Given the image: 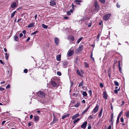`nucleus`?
I'll return each instance as SVG.
<instances>
[{
    "label": "nucleus",
    "mask_w": 129,
    "mask_h": 129,
    "mask_svg": "<svg viewBox=\"0 0 129 129\" xmlns=\"http://www.w3.org/2000/svg\"><path fill=\"white\" fill-rule=\"evenodd\" d=\"M126 117H129V111H128L127 113H126Z\"/></svg>",
    "instance_id": "obj_42"
},
{
    "label": "nucleus",
    "mask_w": 129,
    "mask_h": 129,
    "mask_svg": "<svg viewBox=\"0 0 129 129\" xmlns=\"http://www.w3.org/2000/svg\"><path fill=\"white\" fill-rule=\"evenodd\" d=\"M38 95L41 97H44L45 96V94L43 92L39 91L37 93Z\"/></svg>",
    "instance_id": "obj_1"
},
{
    "label": "nucleus",
    "mask_w": 129,
    "mask_h": 129,
    "mask_svg": "<svg viewBox=\"0 0 129 129\" xmlns=\"http://www.w3.org/2000/svg\"><path fill=\"white\" fill-rule=\"evenodd\" d=\"M88 93L90 95L92 94V91L91 90H90L89 91Z\"/></svg>",
    "instance_id": "obj_51"
},
{
    "label": "nucleus",
    "mask_w": 129,
    "mask_h": 129,
    "mask_svg": "<svg viewBox=\"0 0 129 129\" xmlns=\"http://www.w3.org/2000/svg\"><path fill=\"white\" fill-rule=\"evenodd\" d=\"M5 89L4 88H2L1 87H0V90L2 91H3Z\"/></svg>",
    "instance_id": "obj_54"
},
{
    "label": "nucleus",
    "mask_w": 129,
    "mask_h": 129,
    "mask_svg": "<svg viewBox=\"0 0 129 129\" xmlns=\"http://www.w3.org/2000/svg\"><path fill=\"white\" fill-rule=\"evenodd\" d=\"M69 39L70 40L72 41H73L74 40V38L73 36H72L69 37Z\"/></svg>",
    "instance_id": "obj_26"
},
{
    "label": "nucleus",
    "mask_w": 129,
    "mask_h": 129,
    "mask_svg": "<svg viewBox=\"0 0 129 129\" xmlns=\"http://www.w3.org/2000/svg\"><path fill=\"white\" fill-rule=\"evenodd\" d=\"M83 37H81L79 38V39L77 40V43H79L83 39Z\"/></svg>",
    "instance_id": "obj_33"
},
{
    "label": "nucleus",
    "mask_w": 129,
    "mask_h": 129,
    "mask_svg": "<svg viewBox=\"0 0 129 129\" xmlns=\"http://www.w3.org/2000/svg\"><path fill=\"white\" fill-rule=\"evenodd\" d=\"M38 32V31H36L34 32H33V33H32V34H31V35H35V34L37 33Z\"/></svg>",
    "instance_id": "obj_43"
},
{
    "label": "nucleus",
    "mask_w": 129,
    "mask_h": 129,
    "mask_svg": "<svg viewBox=\"0 0 129 129\" xmlns=\"http://www.w3.org/2000/svg\"><path fill=\"white\" fill-rule=\"evenodd\" d=\"M114 83L115 85L117 86H118L119 85V84L116 81H114Z\"/></svg>",
    "instance_id": "obj_34"
},
{
    "label": "nucleus",
    "mask_w": 129,
    "mask_h": 129,
    "mask_svg": "<svg viewBox=\"0 0 129 129\" xmlns=\"http://www.w3.org/2000/svg\"><path fill=\"white\" fill-rule=\"evenodd\" d=\"M103 97L105 100L107 99V95L106 92L104 91L103 93Z\"/></svg>",
    "instance_id": "obj_11"
},
{
    "label": "nucleus",
    "mask_w": 129,
    "mask_h": 129,
    "mask_svg": "<svg viewBox=\"0 0 129 129\" xmlns=\"http://www.w3.org/2000/svg\"><path fill=\"white\" fill-rule=\"evenodd\" d=\"M118 67V68H119V71L120 72H121V66L120 67Z\"/></svg>",
    "instance_id": "obj_61"
},
{
    "label": "nucleus",
    "mask_w": 129,
    "mask_h": 129,
    "mask_svg": "<svg viewBox=\"0 0 129 129\" xmlns=\"http://www.w3.org/2000/svg\"><path fill=\"white\" fill-rule=\"evenodd\" d=\"M120 87H119V88L118 89H116L114 90V92L116 94L117 93H118V91H119L120 90Z\"/></svg>",
    "instance_id": "obj_31"
},
{
    "label": "nucleus",
    "mask_w": 129,
    "mask_h": 129,
    "mask_svg": "<svg viewBox=\"0 0 129 129\" xmlns=\"http://www.w3.org/2000/svg\"><path fill=\"white\" fill-rule=\"evenodd\" d=\"M93 117L91 115H90L89 116L88 118L90 119H92L93 118Z\"/></svg>",
    "instance_id": "obj_58"
},
{
    "label": "nucleus",
    "mask_w": 129,
    "mask_h": 129,
    "mask_svg": "<svg viewBox=\"0 0 129 129\" xmlns=\"http://www.w3.org/2000/svg\"><path fill=\"white\" fill-rule=\"evenodd\" d=\"M119 118L118 117L117 118V120H116V124H117L119 122Z\"/></svg>",
    "instance_id": "obj_49"
},
{
    "label": "nucleus",
    "mask_w": 129,
    "mask_h": 129,
    "mask_svg": "<svg viewBox=\"0 0 129 129\" xmlns=\"http://www.w3.org/2000/svg\"><path fill=\"white\" fill-rule=\"evenodd\" d=\"M111 119L110 120H109L110 122H111V124H113V122H112V119L113 118V113H112L111 115Z\"/></svg>",
    "instance_id": "obj_23"
},
{
    "label": "nucleus",
    "mask_w": 129,
    "mask_h": 129,
    "mask_svg": "<svg viewBox=\"0 0 129 129\" xmlns=\"http://www.w3.org/2000/svg\"><path fill=\"white\" fill-rule=\"evenodd\" d=\"M69 115L70 114H67L63 115L62 117V119H63L65 118H66L67 117L69 116Z\"/></svg>",
    "instance_id": "obj_22"
},
{
    "label": "nucleus",
    "mask_w": 129,
    "mask_h": 129,
    "mask_svg": "<svg viewBox=\"0 0 129 129\" xmlns=\"http://www.w3.org/2000/svg\"><path fill=\"white\" fill-rule=\"evenodd\" d=\"M99 1L102 3H104L105 2V0H99Z\"/></svg>",
    "instance_id": "obj_47"
},
{
    "label": "nucleus",
    "mask_w": 129,
    "mask_h": 129,
    "mask_svg": "<svg viewBox=\"0 0 129 129\" xmlns=\"http://www.w3.org/2000/svg\"><path fill=\"white\" fill-rule=\"evenodd\" d=\"M34 23H31L29 24L27 26L28 27L30 28L34 26Z\"/></svg>",
    "instance_id": "obj_21"
},
{
    "label": "nucleus",
    "mask_w": 129,
    "mask_h": 129,
    "mask_svg": "<svg viewBox=\"0 0 129 129\" xmlns=\"http://www.w3.org/2000/svg\"><path fill=\"white\" fill-rule=\"evenodd\" d=\"M100 86L101 88H102L103 87V85L102 83H100Z\"/></svg>",
    "instance_id": "obj_53"
},
{
    "label": "nucleus",
    "mask_w": 129,
    "mask_h": 129,
    "mask_svg": "<svg viewBox=\"0 0 129 129\" xmlns=\"http://www.w3.org/2000/svg\"><path fill=\"white\" fill-rule=\"evenodd\" d=\"M120 62L121 61H118V67L120 66Z\"/></svg>",
    "instance_id": "obj_46"
},
{
    "label": "nucleus",
    "mask_w": 129,
    "mask_h": 129,
    "mask_svg": "<svg viewBox=\"0 0 129 129\" xmlns=\"http://www.w3.org/2000/svg\"><path fill=\"white\" fill-rule=\"evenodd\" d=\"M82 2V1L81 0H75L74 1V3H76V4L78 5H80V3Z\"/></svg>",
    "instance_id": "obj_12"
},
{
    "label": "nucleus",
    "mask_w": 129,
    "mask_h": 129,
    "mask_svg": "<svg viewBox=\"0 0 129 129\" xmlns=\"http://www.w3.org/2000/svg\"><path fill=\"white\" fill-rule=\"evenodd\" d=\"M87 121H85L84 122L83 124L81 125V127L82 128H85L87 125Z\"/></svg>",
    "instance_id": "obj_7"
},
{
    "label": "nucleus",
    "mask_w": 129,
    "mask_h": 129,
    "mask_svg": "<svg viewBox=\"0 0 129 129\" xmlns=\"http://www.w3.org/2000/svg\"><path fill=\"white\" fill-rule=\"evenodd\" d=\"M99 108V106L98 104H97L95 107L94 109L93 110V111H94V113H96L98 111ZM92 112L93 111H92Z\"/></svg>",
    "instance_id": "obj_8"
},
{
    "label": "nucleus",
    "mask_w": 129,
    "mask_h": 129,
    "mask_svg": "<svg viewBox=\"0 0 129 129\" xmlns=\"http://www.w3.org/2000/svg\"><path fill=\"white\" fill-rule=\"evenodd\" d=\"M23 34L22 33H21L20 34L19 37L20 38H21V37L23 36Z\"/></svg>",
    "instance_id": "obj_60"
},
{
    "label": "nucleus",
    "mask_w": 129,
    "mask_h": 129,
    "mask_svg": "<svg viewBox=\"0 0 129 129\" xmlns=\"http://www.w3.org/2000/svg\"><path fill=\"white\" fill-rule=\"evenodd\" d=\"M90 106V105H89L88 107L86 108L85 110H84L83 112L81 114V116H83L84 115V114H85L86 112L88 110V109L89 108Z\"/></svg>",
    "instance_id": "obj_10"
},
{
    "label": "nucleus",
    "mask_w": 129,
    "mask_h": 129,
    "mask_svg": "<svg viewBox=\"0 0 129 129\" xmlns=\"http://www.w3.org/2000/svg\"><path fill=\"white\" fill-rule=\"evenodd\" d=\"M94 5L95 7V10H99L100 8L98 5L97 3H95L94 4Z\"/></svg>",
    "instance_id": "obj_9"
},
{
    "label": "nucleus",
    "mask_w": 129,
    "mask_h": 129,
    "mask_svg": "<svg viewBox=\"0 0 129 129\" xmlns=\"http://www.w3.org/2000/svg\"><path fill=\"white\" fill-rule=\"evenodd\" d=\"M14 39L15 41H18L19 40L18 37L16 35L14 37Z\"/></svg>",
    "instance_id": "obj_20"
},
{
    "label": "nucleus",
    "mask_w": 129,
    "mask_h": 129,
    "mask_svg": "<svg viewBox=\"0 0 129 129\" xmlns=\"http://www.w3.org/2000/svg\"><path fill=\"white\" fill-rule=\"evenodd\" d=\"M42 26L43 28L45 29H47L48 27L47 26L45 25L44 24H42Z\"/></svg>",
    "instance_id": "obj_30"
},
{
    "label": "nucleus",
    "mask_w": 129,
    "mask_h": 129,
    "mask_svg": "<svg viewBox=\"0 0 129 129\" xmlns=\"http://www.w3.org/2000/svg\"><path fill=\"white\" fill-rule=\"evenodd\" d=\"M103 109L102 108H101L100 110V112L99 114V117H100L102 115V113L103 112Z\"/></svg>",
    "instance_id": "obj_18"
},
{
    "label": "nucleus",
    "mask_w": 129,
    "mask_h": 129,
    "mask_svg": "<svg viewBox=\"0 0 129 129\" xmlns=\"http://www.w3.org/2000/svg\"><path fill=\"white\" fill-rule=\"evenodd\" d=\"M100 37V34L99 33L98 34V35L97 36V38H96V39L98 41L99 40Z\"/></svg>",
    "instance_id": "obj_39"
},
{
    "label": "nucleus",
    "mask_w": 129,
    "mask_h": 129,
    "mask_svg": "<svg viewBox=\"0 0 129 129\" xmlns=\"http://www.w3.org/2000/svg\"><path fill=\"white\" fill-rule=\"evenodd\" d=\"M85 67L86 68H87L89 67V65L88 63H87L86 62H85Z\"/></svg>",
    "instance_id": "obj_41"
},
{
    "label": "nucleus",
    "mask_w": 129,
    "mask_h": 129,
    "mask_svg": "<svg viewBox=\"0 0 129 129\" xmlns=\"http://www.w3.org/2000/svg\"><path fill=\"white\" fill-rule=\"evenodd\" d=\"M123 111H121L117 117L120 118V117L123 114Z\"/></svg>",
    "instance_id": "obj_37"
},
{
    "label": "nucleus",
    "mask_w": 129,
    "mask_h": 129,
    "mask_svg": "<svg viewBox=\"0 0 129 129\" xmlns=\"http://www.w3.org/2000/svg\"><path fill=\"white\" fill-rule=\"evenodd\" d=\"M111 125H109L108 128V129H111Z\"/></svg>",
    "instance_id": "obj_64"
},
{
    "label": "nucleus",
    "mask_w": 129,
    "mask_h": 129,
    "mask_svg": "<svg viewBox=\"0 0 129 129\" xmlns=\"http://www.w3.org/2000/svg\"><path fill=\"white\" fill-rule=\"evenodd\" d=\"M51 84L53 87H55L57 88L59 86V85L54 81H51Z\"/></svg>",
    "instance_id": "obj_3"
},
{
    "label": "nucleus",
    "mask_w": 129,
    "mask_h": 129,
    "mask_svg": "<svg viewBox=\"0 0 129 129\" xmlns=\"http://www.w3.org/2000/svg\"><path fill=\"white\" fill-rule=\"evenodd\" d=\"M68 64V62L66 61H63V64L64 66V68H66V67L65 66H66Z\"/></svg>",
    "instance_id": "obj_17"
},
{
    "label": "nucleus",
    "mask_w": 129,
    "mask_h": 129,
    "mask_svg": "<svg viewBox=\"0 0 129 129\" xmlns=\"http://www.w3.org/2000/svg\"><path fill=\"white\" fill-rule=\"evenodd\" d=\"M73 51L71 50L68 53V54L69 56H71L73 54Z\"/></svg>",
    "instance_id": "obj_14"
},
{
    "label": "nucleus",
    "mask_w": 129,
    "mask_h": 129,
    "mask_svg": "<svg viewBox=\"0 0 129 129\" xmlns=\"http://www.w3.org/2000/svg\"><path fill=\"white\" fill-rule=\"evenodd\" d=\"M6 122L5 120L3 121L2 123V125H4V123Z\"/></svg>",
    "instance_id": "obj_62"
},
{
    "label": "nucleus",
    "mask_w": 129,
    "mask_h": 129,
    "mask_svg": "<svg viewBox=\"0 0 129 129\" xmlns=\"http://www.w3.org/2000/svg\"><path fill=\"white\" fill-rule=\"evenodd\" d=\"M120 120L121 122L123 123L124 122V119L123 118V117H121Z\"/></svg>",
    "instance_id": "obj_44"
},
{
    "label": "nucleus",
    "mask_w": 129,
    "mask_h": 129,
    "mask_svg": "<svg viewBox=\"0 0 129 129\" xmlns=\"http://www.w3.org/2000/svg\"><path fill=\"white\" fill-rule=\"evenodd\" d=\"M51 6H54L56 5V2L54 0H51L50 2Z\"/></svg>",
    "instance_id": "obj_4"
},
{
    "label": "nucleus",
    "mask_w": 129,
    "mask_h": 129,
    "mask_svg": "<svg viewBox=\"0 0 129 129\" xmlns=\"http://www.w3.org/2000/svg\"><path fill=\"white\" fill-rule=\"evenodd\" d=\"M91 126L90 125H89L88 127V129H91Z\"/></svg>",
    "instance_id": "obj_56"
},
{
    "label": "nucleus",
    "mask_w": 129,
    "mask_h": 129,
    "mask_svg": "<svg viewBox=\"0 0 129 129\" xmlns=\"http://www.w3.org/2000/svg\"><path fill=\"white\" fill-rule=\"evenodd\" d=\"M78 94L74 93L73 94V95L75 97H76L77 96Z\"/></svg>",
    "instance_id": "obj_59"
},
{
    "label": "nucleus",
    "mask_w": 129,
    "mask_h": 129,
    "mask_svg": "<svg viewBox=\"0 0 129 129\" xmlns=\"http://www.w3.org/2000/svg\"><path fill=\"white\" fill-rule=\"evenodd\" d=\"M83 85V82L82 81L81 82H80L78 86L79 87Z\"/></svg>",
    "instance_id": "obj_38"
},
{
    "label": "nucleus",
    "mask_w": 129,
    "mask_h": 129,
    "mask_svg": "<svg viewBox=\"0 0 129 129\" xmlns=\"http://www.w3.org/2000/svg\"><path fill=\"white\" fill-rule=\"evenodd\" d=\"M54 42L57 46H58L59 45V40L58 38L57 37H55L54 38Z\"/></svg>",
    "instance_id": "obj_5"
},
{
    "label": "nucleus",
    "mask_w": 129,
    "mask_h": 129,
    "mask_svg": "<svg viewBox=\"0 0 129 129\" xmlns=\"http://www.w3.org/2000/svg\"><path fill=\"white\" fill-rule=\"evenodd\" d=\"M10 85L9 84H8L7 86L6 87V88L8 89L10 88Z\"/></svg>",
    "instance_id": "obj_48"
},
{
    "label": "nucleus",
    "mask_w": 129,
    "mask_h": 129,
    "mask_svg": "<svg viewBox=\"0 0 129 129\" xmlns=\"http://www.w3.org/2000/svg\"><path fill=\"white\" fill-rule=\"evenodd\" d=\"M57 74L59 76H61V73L60 72H57Z\"/></svg>",
    "instance_id": "obj_45"
},
{
    "label": "nucleus",
    "mask_w": 129,
    "mask_h": 129,
    "mask_svg": "<svg viewBox=\"0 0 129 129\" xmlns=\"http://www.w3.org/2000/svg\"><path fill=\"white\" fill-rule=\"evenodd\" d=\"M91 22H90V23H89L88 24V27H90L91 26Z\"/></svg>",
    "instance_id": "obj_55"
},
{
    "label": "nucleus",
    "mask_w": 129,
    "mask_h": 129,
    "mask_svg": "<svg viewBox=\"0 0 129 129\" xmlns=\"http://www.w3.org/2000/svg\"><path fill=\"white\" fill-rule=\"evenodd\" d=\"M111 15L110 14H108L105 15L103 17V19L104 20L106 21L110 17Z\"/></svg>",
    "instance_id": "obj_2"
},
{
    "label": "nucleus",
    "mask_w": 129,
    "mask_h": 129,
    "mask_svg": "<svg viewBox=\"0 0 129 129\" xmlns=\"http://www.w3.org/2000/svg\"><path fill=\"white\" fill-rule=\"evenodd\" d=\"M0 62L2 64H4V63L3 61L1 60V59H0Z\"/></svg>",
    "instance_id": "obj_57"
},
{
    "label": "nucleus",
    "mask_w": 129,
    "mask_h": 129,
    "mask_svg": "<svg viewBox=\"0 0 129 129\" xmlns=\"http://www.w3.org/2000/svg\"><path fill=\"white\" fill-rule=\"evenodd\" d=\"M79 115V114H75L72 116V119H74L78 117Z\"/></svg>",
    "instance_id": "obj_13"
},
{
    "label": "nucleus",
    "mask_w": 129,
    "mask_h": 129,
    "mask_svg": "<svg viewBox=\"0 0 129 129\" xmlns=\"http://www.w3.org/2000/svg\"><path fill=\"white\" fill-rule=\"evenodd\" d=\"M16 12V11H15L12 13L11 17V18H12L14 16Z\"/></svg>",
    "instance_id": "obj_36"
},
{
    "label": "nucleus",
    "mask_w": 129,
    "mask_h": 129,
    "mask_svg": "<svg viewBox=\"0 0 129 129\" xmlns=\"http://www.w3.org/2000/svg\"><path fill=\"white\" fill-rule=\"evenodd\" d=\"M61 55H57L56 57V60L58 61H60V60Z\"/></svg>",
    "instance_id": "obj_19"
},
{
    "label": "nucleus",
    "mask_w": 129,
    "mask_h": 129,
    "mask_svg": "<svg viewBox=\"0 0 129 129\" xmlns=\"http://www.w3.org/2000/svg\"><path fill=\"white\" fill-rule=\"evenodd\" d=\"M24 72L25 73H27L28 72V70L27 69H25L24 70Z\"/></svg>",
    "instance_id": "obj_50"
},
{
    "label": "nucleus",
    "mask_w": 129,
    "mask_h": 129,
    "mask_svg": "<svg viewBox=\"0 0 129 129\" xmlns=\"http://www.w3.org/2000/svg\"><path fill=\"white\" fill-rule=\"evenodd\" d=\"M11 8L12 9H14L17 6V4L16 2H13L11 4Z\"/></svg>",
    "instance_id": "obj_6"
},
{
    "label": "nucleus",
    "mask_w": 129,
    "mask_h": 129,
    "mask_svg": "<svg viewBox=\"0 0 129 129\" xmlns=\"http://www.w3.org/2000/svg\"><path fill=\"white\" fill-rule=\"evenodd\" d=\"M5 54V58L6 60H7L8 59L9 56V54H7V53H6Z\"/></svg>",
    "instance_id": "obj_32"
},
{
    "label": "nucleus",
    "mask_w": 129,
    "mask_h": 129,
    "mask_svg": "<svg viewBox=\"0 0 129 129\" xmlns=\"http://www.w3.org/2000/svg\"><path fill=\"white\" fill-rule=\"evenodd\" d=\"M80 105V102H78L77 101V104L75 105L74 106L75 107H78Z\"/></svg>",
    "instance_id": "obj_27"
},
{
    "label": "nucleus",
    "mask_w": 129,
    "mask_h": 129,
    "mask_svg": "<svg viewBox=\"0 0 129 129\" xmlns=\"http://www.w3.org/2000/svg\"><path fill=\"white\" fill-rule=\"evenodd\" d=\"M116 6L118 8H119L120 7V5L118 3L116 4Z\"/></svg>",
    "instance_id": "obj_52"
},
{
    "label": "nucleus",
    "mask_w": 129,
    "mask_h": 129,
    "mask_svg": "<svg viewBox=\"0 0 129 129\" xmlns=\"http://www.w3.org/2000/svg\"><path fill=\"white\" fill-rule=\"evenodd\" d=\"M80 119L79 118H78L76 119H75L73 121V123L74 124H75Z\"/></svg>",
    "instance_id": "obj_24"
},
{
    "label": "nucleus",
    "mask_w": 129,
    "mask_h": 129,
    "mask_svg": "<svg viewBox=\"0 0 129 129\" xmlns=\"http://www.w3.org/2000/svg\"><path fill=\"white\" fill-rule=\"evenodd\" d=\"M77 73L80 76H81V75L80 73V72L79 70H77L76 71Z\"/></svg>",
    "instance_id": "obj_35"
},
{
    "label": "nucleus",
    "mask_w": 129,
    "mask_h": 129,
    "mask_svg": "<svg viewBox=\"0 0 129 129\" xmlns=\"http://www.w3.org/2000/svg\"><path fill=\"white\" fill-rule=\"evenodd\" d=\"M73 10L72 9L70 10L69 11H68L67 12V15H70L71 14V13L73 12Z\"/></svg>",
    "instance_id": "obj_25"
},
{
    "label": "nucleus",
    "mask_w": 129,
    "mask_h": 129,
    "mask_svg": "<svg viewBox=\"0 0 129 129\" xmlns=\"http://www.w3.org/2000/svg\"><path fill=\"white\" fill-rule=\"evenodd\" d=\"M83 49V45H80L78 48V52L82 50Z\"/></svg>",
    "instance_id": "obj_16"
},
{
    "label": "nucleus",
    "mask_w": 129,
    "mask_h": 129,
    "mask_svg": "<svg viewBox=\"0 0 129 129\" xmlns=\"http://www.w3.org/2000/svg\"><path fill=\"white\" fill-rule=\"evenodd\" d=\"M34 119L35 121H38L39 119V116H34Z\"/></svg>",
    "instance_id": "obj_15"
},
{
    "label": "nucleus",
    "mask_w": 129,
    "mask_h": 129,
    "mask_svg": "<svg viewBox=\"0 0 129 129\" xmlns=\"http://www.w3.org/2000/svg\"><path fill=\"white\" fill-rule=\"evenodd\" d=\"M30 38L29 37H28L26 40V42H27L30 40Z\"/></svg>",
    "instance_id": "obj_63"
},
{
    "label": "nucleus",
    "mask_w": 129,
    "mask_h": 129,
    "mask_svg": "<svg viewBox=\"0 0 129 129\" xmlns=\"http://www.w3.org/2000/svg\"><path fill=\"white\" fill-rule=\"evenodd\" d=\"M124 104V101H122V102L121 104H120V105L119 106L120 107L122 106Z\"/></svg>",
    "instance_id": "obj_40"
},
{
    "label": "nucleus",
    "mask_w": 129,
    "mask_h": 129,
    "mask_svg": "<svg viewBox=\"0 0 129 129\" xmlns=\"http://www.w3.org/2000/svg\"><path fill=\"white\" fill-rule=\"evenodd\" d=\"M124 20L126 23H129V18L127 17L125 18L124 19Z\"/></svg>",
    "instance_id": "obj_29"
},
{
    "label": "nucleus",
    "mask_w": 129,
    "mask_h": 129,
    "mask_svg": "<svg viewBox=\"0 0 129 129\" xmlns=\"http://www.w3.org/2000/svg\"><path fill=\"white\" fill-rule=\"evenodd\" d=\"M82 95L83 96H86L87 95V94L86 91H83Z\"/></svg>",
    "instance_id": "obj_28"
}]
</instances>
